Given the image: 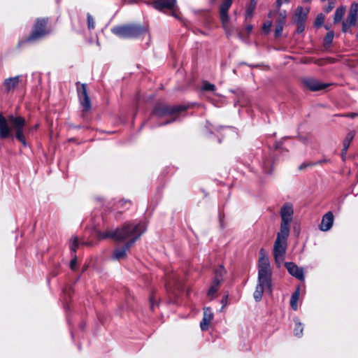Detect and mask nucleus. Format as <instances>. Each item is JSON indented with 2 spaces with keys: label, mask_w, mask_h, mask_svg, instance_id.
<instances>
[{
  "label": "nucleus",
  "mask_w": 358,
  "mask_h": 358,
  "mask_svg": "<svg viewBox=\"0 0 358 358\" xmlns=\"http://www.w3.org/2000/svg\"><path fill=\"white\" fill-rule=\"evenodd\" d=\"M333 62H334L333 59L327 58V59H322L317 60L316 62V64H318L319 66H324L327 64L333 63Z\"/></svg>",
  "instance_id": "obj_31"
},
{
  "label": "nucleus",
  "mask_w": 358,
  "mask_h": 358,
  "mask_svg": "<svg viewBox=\"0 0 358 358\" xmlns=\"http://www.w3.org/2000/svg\"><path fill=\"white\" fill-rule=\"evenodd\" d=\"M337 116L348 117H350V118H355V117H358V113H349L341 114V115H338L337 114Z\"/></svg>",
  "instance_id": "obj_34"
},
{
  "label": "nucleus",
  "mask_w": 358,
  "mask_h": 358,
  "mask_svg": "<svg viewBox=\"0 0 358 358\" xmlns=\"http://www.w3.org/2000/svg\"><path fill=\"white\" fill-rule=\"evenodd\" d=\"M294 214L293 207L289 203H285L281 208L280 217L281 224L280 232L289 234L290 223L292 220V216Z\"/></svg>",
  "instance_id": "obj_6"
},
{
  "label": "nucleus",
  "mask_w": 358,
  "mask_h": 358,
  "mask_svg": "<svg viewBox=\"0 0 358 358\" xmlns=\"http://www.w3.org/2000/svg\"><path fill=\"white\" fill-rule=\"evenodd\" d=\"M333 38H334V33L332 31L329 32L324 38L325 43L326 44L331 43L333 41Z\"/></svg>",
  "instance_id": "obj_32"
},
{
  "label": "nucleus",
  "mask_w": 358,
  "mask_h": 358,
  "mask_svg": "<svg viewBox=\"0 0 358 358\" xmlns=\"http://www.w3.org/2000/svg\"><path fill=\"white\" fill-rule=\"evenodd\" d=\"M111 31L120 38H134L143 34L145 29L141 25L129 24L115 27Z\"/></svg>",
  "instance_id": "obj_5"
},
{
  "label": "nucleus",
  "mask_w": 358,
  "mask_h": 358,
  "mask_svg": "<svg viewBox=\"0 0 358 358\" xmlns=\"http://www.w3.org/2000/svg\"><path fill=\"white\" fill-rule=\"evenodd\" d=\"M285 18H286V14H285V12H284L283 13H280V17H279L278 20L283 21V23H285Z\"/></svg>",
  "instance_id": "obj_41"
},
{
  "label": "nucleus",
  "mask_w": 358,
  "mask_h": 358,
  "mask_svg": "<svg viewBox=\"0 0 358 358\" xmlns=\"http://www.w3.org/2000/svg\"><path fill=\"white\" fill-rule=\"evenodd\" d=\"M173 120H174V119L171 120H168V121H166V122H165V124L170 123V122H173Z\"/></svg>",
  "instance_id": "obj_45"
},
{
  "label": "nucleus",
  "mask_w": 358,
  "mask_h": 358,
  "mask_svg": "<svg viewBox=\"0 0 358 358\" xmlns=\"http://www.w3.org/2000/svg\"><path fill=\"white\" fill-rule=\"evenodd\" d=\"M202 90L205 91H214L215 86L208 82H204L202 86Z\"/></svg>",
  "instance_id": "obj_28"
},
{
  "label": "nucleus",
  "mask_w": 358,
  "mask_h": 358,
  "mask_svg": "<svg viewBox=\"0 0 358 358\" xmlns=\"http://www.w3.org/2000/svg\"><path fill=\"white\" fill-rule=\"evenodd\" d=\"M358 12V3H353L351 6L348 19L343 22V31L347 32L352 25H355Z\"/></svg>",
  "instance_id": "obj_9"
},
{
  "label": "nucleus",
  "mask_w": 358,
  "mask_h": 358,
  "mask_svg": "<svg viewBox=\"0 0 358 358\" xmlns=\"http://www.w3.org/2000/svg\"><path fill=\"white\" fill-rule=\"evenodd\" d=\"M308 9H303L302 7H298L296 9L294 21V22H305Z\"/></svg>",
  "instance_id": "obj_20"
},
{
  "label": "nucleus",
  "mask_w": 358,
  "mask_h": 358,
  "mask_svg": "<svg viewBox=\"0 0 358 358\" xmlns=\"http://www.w3.org/2000/svg\"><path fill=\"white\" fill-rule=\"evenodd\" d=\"M221 282H218V280H213L209 289L208 292V296L210 298V299H213L214 294L219 289Z\"/></svg>",
  "instance_id": "obj_22"
},
{
  "label": "nucleus",
  "mask_w": 358,
  "mask_h": 358,
  "mask_svg": "<svg viewBox=\"0 0 358 358\" xmlns=\"http://www.w3.org/2000/svg\"><path fill=\"white\" fill-rule=\"evenodd\" d=\"M213 319V313L210 308H205L203 309V317L200 322V327L202 331L208 329L209 326Z\"/></svg>",
  "instance_id": "obj_15"
},
{
  "label": "nucleus",
  "mask_w": 358,
  "mask_h": 358,
  "mask_svg": "<svg viewBox=\"0 0 358 358\" xmlns=\"http://www.w3.org/2000/svg\"><path fill=\"white\" fill-rule=\"evenodd\" d=\"M324 22V16L320 13L319 14L315 21V25L316 27H320Z\"/></svg>",
  "instance_id": "obj_30"
},
{
  "label": "nucleus",
  "mask_w": 358,
  "mask_h": 358,
  "mask_svg": "<svg viewBox=\"0 0 358 358\" xmlns=\"http://www.w3.org/2000/svg\"><path fill=\"white\" fill-rule=\"evenodd\" d=\"M343 10L342 9H337V13H336V15H337V22H338L341 18V16L343 15Z\"/></svg>",
  "instance_id": "obj_40"
},
{
  "label": "nucleus",
  "mask_w": 358,
  "mask_h": 358,
  "mask_svg": "<svg viewBox=\"0 0 358 358\" xmlns=\"http://www.w3.org/2000/svg\"><path fill=\"white\" fill-rule=\"evenodd\" d=\"M334 8V3L331 2L329 4L327 7L325 8V11L329 13Z\"/></svg>",
  "instance_id": "obj_38"
},
{
  "label": "nucleus",
  "mask_w": 358,
  "mask_h": 358,
  "mask_svg": "<svg viewBox=\"0 0 358 358\" xmlns=\"http://www.w3.org/2000/svg\"><path fill=\"white\" fill-rule=\"evenodd\" d=\"M297 24V32L301 33L304 30V22H294Z\"/></svg>",
  "instance_id": "obj_35"
},
{
  "label": "nucleus",
  "mask_w": 358,
  "mask_h": 358,
  "mask_svg": "<svg viewBox=\"0 0 358 358\" xmlns=\"http://www.w3.org/2000/svg\"><path fill=\"white\" fill-rule=\"evenodd\" d=\"M239 36H240L241 38H244L243 33V32H240V33H239Z\"/></svg>",
  "instance_id": "obj_44"
},
{
  "label": "nucleus",
  "mask_w": 358,
  "mask_h": 358,
  "mask_svg": "<svg viewBox=\"0 0 358 358\" xmlns=\"http://www.w3.org/2000/svg\"><path fill=\"white\" fill-rule=\"evenodd\" d=\"M226 273V270L222 266H220L217 268H216L215 271V278L214 280H218L219 282H222L223 280V277Z\"/></svg>",
  "instance_id": "obj_23"
},
{
  "label": "nucleus",
  "mask_w": 358,
  "mask_h": 358,
  "mask_svg": "<svg viewBox=\"0 0 358 358\" xmlns=\"http://www.w3.org/2000/svg\"><path fill=\"white\" fill-rule=\"evenodd\" d=\"M334 20H336V13L334 14Z\"/></svg>",
  "instance_id": "obj_46"
},
{
  "label": "nucleus",
  "mask_w": 358,
  "mask_h": 358,
  "mask_svg": "<svg viewBox=\"0 0 358 358\" xmlns=\"http://www.w3.org/2000/svg\"><path fill=\"white\" fill-rule=\"evenodd\" d=\"M20 77L15 76L13 78H10L4 81V86L7 90H10L14 89L19 83Z\"/></svg>",
  "instance_id": "obj_21"
},
{
  "label": "nucleus",
  "mask_w": 358,
  "mask_h": 358,
  "mask_svg": "<svg viewBox=\"0 0 358 358\" xmlns=\"http://www.w3.org/2000/svg\"><path fill=\"white\" fill-rule=\"evenodd\" d=\"M26 120L19 115H10L7 118L0 113V138H6L13 136L23 145H26L24 136Z\"/></svg>",
  "instance_id": "obj_2"
},
{
  "label": "nucleus",
  "mask_w": 358,
  "mask_h": 358,
  "mask_svg": "<svg viewBox=\"0 0 358 358\" xmlns=\"http://www.w3.org/2000/svg\"><path fill=\"white\" fill-rule=\"evenodd\" d=\"M271 268L268 257L262 248L259 252L258 279L261 282H271Z\"/></svg>",
  "instance_id": "obj_4"
},
{
  "label": "nucleus",
  "mask_w": 358,
  "mask_h": 358,
  "mask_svg": "<svg viewBox=\"0 0 358 358\" xmlns=\"http://www.w3.org/2000/svg\"><path fill=\"white\" fill-rule=\"evenodd\" d=\"M288 272L295 278L299 280H303L304 275L302 268H299L295 264L292 262H286L285 264Z\"/></svg>",
  "instance_id": "obj_17"
},
{
  "label": "nucleus",
  "mask_w": 358,
  "mask_h": 358,
  "mask_svg": "<svg viewBox=\"0 0 358 358\" xmlns=\"http://www.w3.org/2000/svg\"><path fill=\"white\" fill-rule=\"evenodd\" d=\"M299 296V289H297L294 293L291 296L290 299V305L292 308L296 310H297V301Z\"/></svg>",
  "instance_id": "obj_24"
},
{
  "label": "nucleus",
  "mask_w": 358,
  "mask_h": 358,
  "mask_svg": "<svg viewBox=\"0 0 358 358\" xmlns=\"http://www.w3.org/2000/svg\"><path fill=\"white\" fill-rule=\"evenodd\" d=\"M134 243L135 239H133L130 242H126L122 248L115 249L113 252V258L115 260L124 259L127 257V252L129 250Z\"/></svg>",
  "instance_id": "obj_13"
},
{
  "label": "nucleus",
  "mask_w": 358,
  "mask_h": 358,
  "mask_svg": "<svg viewBox=\"0 0 358 358\" xmlns=\"http://www.w3.org/2000/svg\"><path fill=\"white\" fill-rule=\"evenodd\" d=\"M355 137V132L353 131H350L348 133V134L345 136V138L343 141V149L341 153V158L343 161L345 160V154L347 152L348 148L350 146V144L352 139Z\"/></svg>",
  "instance_id": "obj_19"
},
{
  "label": "nucleus",
  "mask_w": 358,
  "mask_h": 358,
  "mask_svg": "<svg viewBox=\"0 0 358 358\" xmlns=\"http://www.w3.org/2000/svg\"><path fill=\"white\" fill-rule=\"evenodd\" d=\"M185 107L168 105H159L153 111V115L159 117L166 116H173L178 115L180 111L184 110Z\"/></svg>",
  "instance_id": "obj_7"
},
{
  "label": "nucleus",
  "mask_w": 358,
  "mask_h": 358,
  "mask_svg": "<svg viewBox=\"0 0 358 358\" xmlns=\"http://www.w3.org/2000/svg\"><path fill=\"white\" fill-rule=\"evenodd\" d=\"M334 220V214L331 212L327 213L322 219L321 224L320 225V230L327 231L331 229L333 225Z\"/></svg>",
  "instance_id": "obj_18"
},
{
  "label": "nucleus",
  "mask_w": 358,
  "mask_h": 358,
  "mask_svg": "<svg viewBox=\"0 0 358 358\" xmlns=\"http://www.w3.org/2000/svg\"><path fill=\"white\" fill-rule=\"evenodd\" d=\"M78 246V237H73L71 241V245H70V250L72 252H76Z\"/></svg>",
  "instance_id": "obj_29"
},
{
  "label": "nucleus",
  "mask_w": 358,
  "mask_h": 358,
  "mask_svg": "<svg viewBox=\"0 0 358 358\" xmlns=\"http://www.w3.org/2000/svg\"><path fill=\"white\" fill-rule=\"evenodd\" d=\"M252 29H253L252 25H251V24L246 25V27H245V32L247 33V34H250V32L252 31Z\"/></svg>",
  "instance_id": "obj_39"
},
{
  "label": "nucleus",
  "mask_w": 358,
  "mask_h": 358,
  "mask_svg": "<svg viewBox=\"0 0 358 358\" xmlns=\"http://www.w3.org/2000/svg\"><path fill=\"white\" fill-rule=\"evenodd\" d=\"M146 227L142 222H127L122 227L115 230H107L104 232L98 231L97 237L99 239L110 238L117 241L130 242L135 239V242L145 231Z\"/></svg>",
  "instance_id": "obj_1"
},
{
  "label": "nucleus",
  "mask_w": 358,
  "mask_h": 358,
  "mask_svg": "<svg viewBox=\"0 0 358 358\" xmlns=\"http://www.w3.org/2000/svg\"><path fill=\"white\" fill-rule=\"evenodd\" d=\"M305 87L311 91H318L324 89L327 85L322 84L318 80L312 78H305L302 80Z\"/></svg>",
  "instance_id": "obj_10"
},
{
  "label": "nucleus",
  "mask_w": 358,
  "mask_h": 358,
  "mask_svg": "<svg viewBox=\"0 0 358 358\" xmlns=\"http://www.w3.org/2000/svg\"><path fill=\"white\" fill-rule=\"evenodd\" d=\"M78 94L80 96V101L85 110H88L91 108L90 101L87 95V89L85 85L83 84L80 89H78Z\"/></svg>",
  "instance_id": "obj_16"
},
{
  "label": "nucleus",
  "mask_w": 358,
  "mask_h": 358,
  "mask_svg": "<svg viewBox=\"0 0 358 358\" xmlns=\"http://www.w3.org/2000/svg\"><path fill=\"white\" fill-rule=\"evenodd\" d=\"M289 234L278 232L273 245V256L277 267H280L285 260L287 250V239Z\"/></svg>",
  "instance_id": "obj_3"
},
{
  "label": "nucleus",
  "mask_w": 358,
  "mask_h": 358,
  "mask_svg": "<svg viewBox=\"0 0 358 358\" xmlns=\"http://www.w3.org/2000/svg\"><path fill=\"white\" fill-rule=\"evenodd\" d=\"M256 3H257V2L255 0L250 1V3L246 9V13H245V19L246 20L252 17L253 11L256 6Z\"/></svg>",
  "instance_id": "obj_25"
},
{
  "label": "nucleus",
  "mask_w": 358,
  "mask_h": 358,
  "mask_svg": "<svg viewBox=\"0 0 358 358\" xmlns=\"http://www.w3.org/2000/svg\"><path fill=\"white\" fill-rule=\"evenodd\" d=\"M152 6L158 10H173L176 5V0H155L151 3Z\"/></svg>",
  "instance_id": "obj_11"
},
{
  "label": "nucleus",
  "mask_w": 358,
  "mask_h": 358,
  "mask_svg": "<svg viewBox=\"0 0 358 358\" xmlns=\"http://www.w3.org/2000/svg\"><path fill=\"white\" fill-rule=\"evenodd\" d=\"M76 264H77V259H76V257L75 256L74 258L71 261V263H70V266L72 270H74L76 268Z\"/></svg>",
  "instance_id": "obj_37"
},
{
  "label": "nucleus",
  "mask_w": 358,
  "mask_h": 358,
  "mask_svg": "<svg viewBox=\"0 0 358 358\" xmlns=\"http://www.w3.org/2000/svg\"><path fill=\"white\" fill-rule=\"evenodd\" d=\"M283 25H284L283 21L278 20V22L276 23L275 29V37H279L280 36H281L282 30H283Z\"/></svg>",
  "instance_id": "obj_27"
},
{
  "label": "nucleus",
  "mask_w": 358,
  "mask_h": 358,
  "mask_svg": "<svg viewBox=\"0 0 358 358\" xmlns=\"http://www.w3.org/2000/svg\"><path fill=\"white\" fill-rule=\"evenodd\" d=\"M87 24L89 29L94 28V21L90 14L87 15Z\"/></svg>",
  "instance_id": "obj_33"
},
{
  "label": "nucleus",
  "mask_w": 358,
  "mask_h": 358,
  "mask_svg": "<svg viewBox=\"0 0 358 358\" xmlns=\"http://www.w3.org/2000/svg\"><path fill=\"white\" fill-rule=\"evenodd\" d=\"M271 26H272V22L271 21H268L264 24L263 30L268 33L270 31Z\"/></svg>",
  "instance_id": "obj_36"
},
{
  "label": "nucleus",
  "mask_w": 358,
  "mask_h": 358,
  "mask_svg": "<svg viewBox=\"0 0 358 358\" xmlns=\"http://www.w3.org/2000/svg\"><path fill=\"white\" fill-rule=\"evenodd\" d=\"M265 289L268 290L269 292H271V282H261L259 279H258V283L253 294L257 301H259L262 299Z\"/></svg>",
  "instance_id": "obj_12"
},
{
  "label": "nucleus",
  "mask_w": 358,
  "mask_h": 358,
  "mask_svg": "<svg viewBox=\"0 0 358 358\" xmlns=\"http://www.w3.org/2000/svg\"><path fill=\"white\" fill-rule=\"evenodd\" d=\"M48 20L45 19H38L35 23L32 34L28 38V41L36 40L44 36L50 32L47 28Z\"/></svg>",
  "instance_id": "obj_8"
},
{
  "label": "nucleus",
  "mask_w": 358,
  "mask_h": 358,
  "mask_svg": "<svg viewBox=\"0 0 358 358\" xmlns=\"http://www.w3.org/2000/svg\"><path fill=\"white\" fill-rule=\"evenodd\" d=\"M232 3V0H224V2L221 4L220 8V20L223 24V26L225 27L229 21L228 16V10L231 7Z\"/></svg>",
  "instance_id": "obj_14"
},
{
  "label": "nucleus",
  "mask_w": 358,
  "mask_h": 358,
  "mask_svg": "<svg viewBox=\"0 0 358 358\" xmlns=\"http://www.w3.org/2000/svg\"><path fill=\"white\" fill-rule=\"evenodd\" d=\"M308 164H302L301 165H300V166H299V169L300 170H303V169H304L306 167H307V166H308Z\"/></svg>",
  "instance_id": "obj_43"
},
{
  "label": "nucleus",
  "mask_w": 358,
  "mask_h": 358,
  "mask_svg": "<svg viewBox=\"0 0 358 358\" xmlns=\"http://www.w3.org/2000/svg\"><path fill=\"white\" fill-rule=\"evenodd\" d=\"M295 327L294 329V334L296 336L300 337L302 336L303 327L302 324L297 320H295Z\"/></svg>",
  "instance_id": "obj_26"
},
{
  "label": "nucleus",
  "mask_w": 358,
  "mask_h": 358,
  "mask_svg": "<svg viewBox=\"0 0 358 358\" xmlns=\"http://www.w3.org/2000/svg\"><path fill=\"white\" fill-rule=\"evenodd\" d=\"M311 1V0H304V1H306V2H309V1Z\"/></svg>",
  "instance_id": "obj_47"
},
{
  "label": "nucleus",
  "mask_w": 358,
  "mask_h": 358,
  "mask_svg": "<svg viewBox=\"0 0 358 358\" xmlns=\"http://www.w3.org/2000/svg\"><path fill=\"white\" fill-rule=\"evenodd\" d=\"M289 0H277L276 4L278 7H280L282 3H288Z\"/></svg>",
  "instance_id": "obj_42"
}]
</instances>
